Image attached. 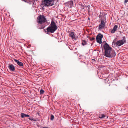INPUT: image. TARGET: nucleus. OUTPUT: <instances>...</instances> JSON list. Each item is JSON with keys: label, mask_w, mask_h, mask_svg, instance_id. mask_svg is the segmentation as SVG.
Masks as SVG:
<instances>
[{"label": "nucleus", "mask_w": 128, "mask_h": 128, "mask_svg": "<svg viewBox=\"0 0 128 128\" xmlns=\"http://www.w3.org/2000/svg\"><path fill=\"white\" fill-rule=\"evenodd\" d=\"M103 46L105 50L104 55L105 56L108 58H112L116 56V54L114 50L109 46L108 44L106 43Z\"/></svg>", "instance_id": "f257e3e1"}, {"label": "nucleus", "mask_w": 128, "mask_h": 128, "mask_svg": "<svg viewBox=\"0 0 128 128\" xmlns=\"http://www.w3.org/2000/svg\"><path fill=\"white\" fill-rule=\"evenodd\" d=\"M57 27L56 24L52 20L51 22L49 27L47 28L46 30L48 33H53L57 29Z\"/></svg>", "instance_id": "f03ea898"}, {"label": "nucleus", "mask_w": 128, "mask_h": 128, "mask_svg": "<svg viewBox=\"0 0 128 128\" xmlns=\"http://www.w3.org/2000/svg\"><path fill=\"white\" fill-rule=\"evenodd\" d=\"M46 21V18L43 15H40L37 18L36 22L40 24H42Z\"/></svg>", "instance_id": "7ed1b4c3"}, {"label": "nucleus", "mask_w": 128, "mask_h": 128, "mask_svg": "<svg viewBox=\"0 0 128 128\" xmlns=\"http://www.w3.org/2000/svg\"><path fill=\"white\" fill-rule=\"evenodd\" d=\"M54 1L53 0H45L44 1V4L45 6H52L54 5L53 4Z\"/></svg>", "instance_id": "20e7f679"}, {"label": "nucleus", "mask_w": 128, "mask_h": 128, "mask_svg": "<svg viewBox=\"0 0 128 128\" xmlns=\"http://www.w3.org/2000/svg\"><path fill=\"white\" fill-rule=\"evenodd\" d=\"M122 38L123 39L117 41L116 42V44L117 45L119 46H120L122 45L124 42H126V40L125 37L123 36Z\"/></svg>", "instance_id": "39448f33"}, {"label": "nucleus", "mask_w": 128, "mask_h": 128, "mask_svg": "<svg viewBox=\"0 0 128 128\" xmlns=\"http://www.w3.org/2000/svg\"><path fill=\"white\" fill-rule=\"evenodd\" d=\"M103 35L100 34H98L96 37V39L97 42L100 44L102 43V39L103 37Z\"/></svg>", "instance_id": "423d86ee"}, {"label": "nucleus", "mask_w": 128, "mask_h": 128, "mask_svg": "<svg viewBox=\"0 0 128 128\" xmlns=\"http://www.w3.org/2000/svg\"><path fill=\"white\" fill-rule=\"evenodd\" d=\"M73 3L72 1L67 2L64 3L66 8H71L73 7Z\"/></svg>", "instance_id": "0eeeda50"}, {"label": "nucleus", "mask_w": 128, "mask_h": 128, "mask_svg": "<svg viewBox=\"0 0 128 128\" xmlns=\"http://www.w3.org/2000/svg\"><path fill=\"white\" fill-rule=\"evenodd\" d=\"M14 61L15 62H16L17 64L19 66L21 67L22 68H23L24 64L22 62H20L19 60L16 59L14 60Z\"/></svg>", "instance_id": "6e6552de"}, {"label": "nucleus", "mask_w": 128, "mask_h": 128, "mask_svg": "<svg viewBox=\"0 0 128 128\" xmlns=\"http://www.w3.org/2000/svg\"><path fill=\"white\" fill-rule=\"evenodd\" d=\"M9 68L11 71L14 72L15 70L14 66L12 64H10L8 66Z\"/></svg>", "instance_id": "1a4fd4ad"}, {"label": "nucleus", "mask_w": 128, "mask_h": 128, "mask_svg": "<svg viewBox=\"0 0 128 128\" xmlns=\"http://www.w3.org/2000/svg\"><path fill=\"white\" fill-rule=\"evenodd\" d=\"M69 35L72 38V39L75 40H76V38L74 34V32H70Z\"/></svg>", "instance_id": "9d476101"}, {"label": "nucleus", "mask_w": 128, "mask_h": 128, "mask_svg": "<svg viewBox=\"0 0 128 128\" xmlns=\"http://www.w3.org/2000/svg\"><path fill=\"white\" fill-rule=\"evenodd\" d=\"M105 22L104 21L102 20L101 21V22L100 24L99 25V28L100 29H102L105 26Z\"/></svg>", "instance_id": "9b49d317"}, {"label": "nucleus", "mask_w": 128, "mask_h": 128, "mask_svg": "<svg viewBox=\"0 0 128 128\" xmlns=\"http://www.w3.org/2000/svg\"><path fill=\"white\" fill-rule=\"evenodd\" d=\"M118 28V26L116 25H115L114 26L113 29L111 30V32L112 34L114 33L115 31L117 30Z\"/></svg>", "instance_id": "f8f14e48"}, {"label": "nucleus", "mask_w": 128, "mask_h": 128, "mask_svg": "<svg viewBox=\"0 0 128 128\" xmlns=\"http://www.w3.org/2000/svg\"><path fill=\"white\" fill-rule=\"evenodd\" d=\"M21 117L22 118H24V117H29L30 116L27 114H25L24 113H22L21 114Z\"/></svg>", "instance_id": "ddd939ff"}, {"label": "nucleus", "mask_w": 128, "mask_h": 128, "mask_svg": "<svg viewBox=\"0 0 128 128\" xmlns=\"http://www.w3.org/2000/svg\"><path fill=\"white\" fill-rule=\"evenodd\" d=\"M45 27V26L42 24H40V26H38V28L39 29H42Z\"/></svg>", "instance_id": "4468645a"}, {"label": "nucleus", "mask_w": 128, "mask_h": 128, "mask_svg": "<svg viewBox=\"0 0 128 128\" xmlns=\"http://www.w3.org/2000/svg\"><path fill=\"white\" fill-rule=\"evenodd\" d=\"M106 116L105 115L103 114H100L99 115V118H102Z\"/></svg>", "instance_id": "2eb2a0df"}, {"label": "nucleus", "mask_w": 128, "mask_h": 128, "mask_svg": "<svg viewBox=\"0 0 128 128\" xmlns=\"http://www.w3.org/2000/svg\"><path fill=\"white\" fill-rule=\"evenodd\" d=\"M22 1H24L26 2L29 3H30L31 2H32V0H22Z\"/></svg>", "instance_id": "dca6fc26"}, {"label": "nucleus", "mask_w": 128, "mask_h": 128, "mask_svg": "<svg viewBox=\"0 0 128 128\" xmlns=\"http://www.w3.org/2000/svg\"><path fill=\"white\" fill-rule=\"evenodd\" d=\"M86 44V42L85 40H82V44L83 46H84Z\"/></svg>", "instance_id": "f3484780"}, {"label": "nucleus", "mask_w": 128, "mask_h": 128, "mask_svg": "<svg viewBox=\"0 0 128 128\" xmlns=\"http://www.w3.org/2000/svg\"><path fill=\"white\" fill-rule=\"evenodd\" d=\"M46 69L42 70H40L41 72H43L44 74H46L47 72V71H46Z\"/></svg>", "instance_id": "a211bd4d"}, {"label": "nucleus", "mask_w": 128, "mask_h": 128, "mask_svg": "<svg viewBox=\"0 0 128 128\" xmlns=\"http://www.w3.org/2000/svg\"><path fill=\"white\" fill-rule=\"evenodd\" d=\"M44 91L42 89H41L40 90V94H43L44 93Z\"/></svg>", "instance_id": "6ab92c4d"}, {"label": "nucleus", "mask_w": 128, "mask_h": 128, "mask_svg": "<svg viewBox=\"0 0 128 128\" xmlns=\"http://www.w3.org/2000/svg\"><path fill=\"white\" fill-rule=\"evenodd\" d=\"M54 116L52 114L51 115L50 118V120H54Z\"/></svg>", "instance_id": "aec40b11"}, {"label": "nucleus", "mask_w": 128, "mask_h": 128, "mask_svg": "<svg viewBox=\"0 0 128 128\" xmlns=\"http://www.w3.org/2000/svg\"><path fill=\"white\" fill-rule=\"evenodd\" d=\"M28 119L31 120H33L34 121L36 120L34 118H33L32 117L29 118Z\"/></svg>", "instance_id": "412c9836"}, {"label": "nucleus", "mask_w": 128, "mask_h": 128, "mask_svg": "<svg viewBox=\"0 0 128 128\" xmlns=\"http://www.w3.org/2000/svg\"><path fill=\"white\" fill-rule=\"evenodd\" d=\"M95 40V38L94 37H92L90 39V40Z\"/></svg>", "instance_id": "4be33fe9"}, {"label": "nucleus", "mask_w": 128, "mask_h": 128, "mask_svg": "<svg viewBox=\"0 0 128 128\" xmlns=\"http://www.w3.org/2000/svg\"><path fill=\"white\" fill-rule=\"evenodd\" d=\"M128 2V0H125L124 3H126Z\"/></svg>", "instance_id": "5701e85b"}, {"label": "nucleus", "mask_w": 128, "mask_h": 128, "mask_svg": "<svg viewBox=\"0 0 128 128\" xmlns=\"http://www.w3.org/2000/svg\"><path fill=\"white\" fill-rule=\"evenodd\" d=\"M1 11H2V12L3 13L4 12H5V10H1Z\"/></svg>", "instance_id": "b1692460"}, {"label": "nucleus", "mask_w": 128, "mask_h": 128, "mask_svg": "<svg viewBox=\"0 0 128 128\" xmlns=\"http://www.w3.org/2000/svg\"><path fill=\"white\" fill-rule=\"evenodd\" d=\"M89 7H90V6H86L85 7H87V8H89Z\"/></svg>", "instance_id": "393cba45"}, {"label": "nucleus", "mask_w": 128, "mask_h": 128, "mask_svg": "<svg viewBox=\"0 0 128 128\" xmlns=\"http://www.w3.org/2000/svg\"><path fill=\"white\" fill-rule=\"evenodd\" d=\"M44 8H42V10H44Z\"/></svg>", "instance_id": "a878e982"}]
</instances>
